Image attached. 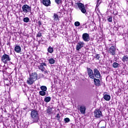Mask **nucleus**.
Instances as JSON below:
<instances>
[{
	"label": "nucleus",
	"instance_id": "ea45409f",
	"mask_svg": "<svg viewBox=\"0 0 128 128\" xmlns=\"http://www.w3.org/2000/svg\"><path fill=\"white\" fill-rule=\"evenodd\" d=\"M100 128H106V127H104V126H102V127H100Z\"/></svg>",
	"mask_w": 128,
	"mask_h": 128
},
{
	"label": "nucleus",
	"instance_id": "a19ab883",
	"mask_svg": "<svg viewBox=\"0 0 128 128\" xmlns=\"http://www.w3.org/2000/svg\"><path fill=\"white\" fill-rule=\"evenodd\" d=\"M46 64L44 63V64Z\"/></svg>",
	"mask_w": 128,
	"mask_h": 128
},
{
	"label": "nucleus",
	"instance_id": "7c9ffc66",
	"mask_svg": "<svg viewBox=\"0 0 128 128\" xmlns=\"http://www.w3.org/2000/svg\"><path fill=\"white\" fill-rule=\"evenodd\" d=\"M94 58H96V60H100V56L98 54H96L94 56Z\"/></svg>",
	"mask_w": 128,
	"mask_h": 128
},
{
	"label": "nucleus",
	"instance_id": "412c9836",
	"mask_svg": "<svg viewBox=\"0 0 128 128\" xmlns=\"http://www.w3.org/2000/svg\"><path fill=\"white\" fill-rule=\"evenodd\" d=\"M64 10H60V12H57L56 14L59 16V18H60V16H62V14H64Z\"/></svg>",
	"mask_w": 128,
	"mask_h": 128
},
{
	"label": "nucleus",
	"instance_id": "f257e3e1",
	"mask_svg": "<svg viewBox=\"0 0 128 128\" xmlns=\"http://www.w3.org/2000/svg\"><path fill=\"white\" fill-rule=\"evenodd\" d=\"M31 118L34 122H38V113L36 110H32L31 112Z\"/></svg>",
	"mask_w": 128,
	"mask_h": 128
},
{
	"label": "nucleus",
	"instance_id": "c9c22d12",
	"mask_svg": "<svg viewBox=\"0 0 128 128\" xmlns=\"http://www.w3.org/2000/svg\"><path fill=\"white\" fill-rule=\"evenodd\" d=\"M113 68H118V64H112V65Z\"/></svg>",
	"mask_w": 128,
	"mask_h": 128
},
{
	"label": "nucleus",
	"instance_id": "9b49d317",
	"mask_svg": "<svg viewBox=\"0 0 128 128\" xmlns=\"http://www.w3.org/2000/svg\"><path fill=\"white\" fill-rule=\"evenodd\" d=\"M30 78L36 82L38 80V74L36 72H33L32 75H30Z\"/></svg>",
	"mask_w": 128,
	"mask_h": 128
},
{
	"label": "nucleus",
	"instance_id": "f3484780",
	"mask_svg": "<svg viewBox=\"0 0 128 128\" xmlns=\"http://www.w3.org/2000/svg\"><path fill=\"white\" fill-rule=\"evenodd\" d=\"M94 84L96 86H100V79L94 78Z\"/></svg>",
	"mask_w": 128,
	"mask_h": 128
},
{
	"label": "nucleus",
	"instance_id": "20e7f679",
	"mask_svg": "<svg viewBox=\"0 0 128 128\" xmlns=\"http://www.w3.org/2000/svg\"><path fill=\"white\" fill-rule=\"evenodd\" d=\"M76 4L78 6L79 10H81L82 14H86V7L84 6V4L80 2H77Z\"/></svg>",
	"mask_w": 128,
	"mask_h": 128
},
{
	"label": "nucleus",
	"instance_id": "473e14b6",
	"mask_svg": "<svg viewBox=\"0 0 128 128\" xmlns=\"http://www.w3.org/2000/svg\"><path fill=\"white\" fill-rule=\"evenodd\" d=\"M64 120L66 122H70V119L68 118H65L64 119Z\"/></svg>",
	"mask_w": 128,
	"mask_h": 128
},
{
	"label": "nucleus",
	"instance_id": "6e6552de",
	"mask_svg": "<svg viewBox=\"0 0 128 128\" xmlns=\"http://www.w3.org/2000/svg\"><path fill=\"white\" fill-rule=\"evenodd\" d=\"M84 42H80L78 43L76 46V50H80L82 48L84 47Z\"/></svg>",
	"mask_w": 128,
	"mask_h": 128
},
{
	"label": "nucleus",
	"instance_id": "f03ea898",
	"mask_svg": "<svg viewBox=\"0 0 128 128\" xmlns=\"http://www.w3.org/2000/svg\"><path fill=\"white\" fill-rule=\"evenodd\" d=\"M2 60L4 64H12V62H10V56L4 54L2 57Z\"/></svg>",
	"mask_w": 128,
	"mask_h": 128
},
{
	"label": "nucleus",
	"instance_id": "c85d7f7f",
	"mask_svg": "<svg viewBox=\"0 0 128 128\" xmlns=\"http://www.w3.org/2000/svg\"><path fill=\"white\" fill-rule=\"evenodd\" d=\"M108 20L110 22H112V18L111 16H108Z\"/></svg>",
	"mask_w": 128,
	"mask_h": 128
},
{
	"label": "nucleus",
	"instance_id": "4be33fe9",
	"mask_svg": "<svg viewBox=\"0 0 128 128\" xmlns=\"http://www.w3.org/2000/svg\"><path fill=\"white\" fill-rule=\"evenodd\" d=\"M40 88L43 92H46V90H48V88H46V86H41Z\"/></svg>",
	"mask_w": 128,
	"mask_h": 128
},
{
	"label": "nucleus",
	"instance_id": "a878e982",
	"mask_svg": "<svg viewBox=\"0 0 128 128\" xmlns=\"http://www.w3.org/2000/svg\"><path fill=\"white\" fill-rule=\"evenodd\" d=\"M49 63L50 64H54V58H51L50 59H49L48 60Z\"/></svg>",
	"mask_w": 128,
	"mask_h": 128
},
{
	"label": "nucleus",
	"instance_id": "6ab92c4d",
	"mask_svg": "<svg viewBox=\"0 0 128 128\" xmlns=\"http://www.w3.org/2000/svg\"><path fill=\"white\" fill-rule=\"evenodd\" d=\"M48 52L50 54H52L54 52V48H52V46H49L48 48Z\"/></svg>",
	"mask_w": 128,
	"mask_h": 128
},
{
	"label": "nucleus",
	"instance_id": "9d476101",
	"mask_svg": "<svg viewBox=\"0 0 128 128\" xmlns=\"http://www.w3.org/2000/svg\"><path fill=\"white\" fill-rule=\"evenodd\" d=\"M94 76L96 77L97 78H100V71L96 68L94 70Z\"/></svg>",
	"mask_w": 128,
	"mask_h": 128
},
{
	"label": "nucleus",
	"instance_id": "ddd939ff",
	"mask_svg": "<svg viewBox=\"0 0 128 128\" xmlns=\"http://www.w3.org/2000/svg\"><path fill=\"white\" fill-rule=\"evenodd\" d=\"M42 4L46 6H48L50 5V0H43Z\"/></svg>",
	"mask_w": 128,
	"mask_h": 128
},
{
	"label": "nucleus",
	"instance_id": "2eb2a0df",
	"mask_svg": "<svg viewBox=\"0 0 128 128\" xmlns=\"http://www.w3.org/2000/svg\"><path fill=\"white\" fill-rule=\"evenodd\" d=\"M14 50L16 52H18V54H20L22 50V48H20V46L16 45L15 46Z\"/></svg>",
	"mask_w": 128,
	"mask_h": 128
},
{
	"label": "nucleus",
	"instance_id": "aec40b11",
	"mask_svg": "<svg viewBox=\"0 0 128 128\" xmlns=\"http://www.w3.org/2000/svg\"><path fill=\"white\" fill-rule=\"evenodd\" d=\"M122 62H125L126 64L128 60V56H124V57L122 58Z\"/></svg>",
	"mask_w": 128,
	"mask_h": 128
},
{
	"label": "nucleus",
	"instance_id": "b1692460",
	"mask_svg": "<svg viewBox=\"0 0 128 128\" xmlns=\"http://www.w3.org/2000/svg\"><path fill=\"white\" fill-rule=\"evenodd\" d=\"M39 94H40V96H46V92L45 91L41 90V91H40Z\"/></svg>",
	"mask_w": 128,
	"mask_h": 128
},
{
	"label": "nucleus",
	"instance_id": "bb28decb",
	"mask_svg": "<svg viewBox=\"0 0 128 128\" xmlns=\"http://www.w3.org/2000/svg\"><path fill=\"white\" fill-rule=\"evenodd\" d=\"M23 22H30V18L28 17L24 18Z\"/></svg>",
	"mask_w": 128,
	"mask_h": 128
},
{
	"label": "nucleus",
	"instance_id": "72a5a7b5",
	"mask_svg": "<svg viewBox=\"0 0 128 128\" xmlns=\"http://www.w3.org/2000/svg\"><path fill=\"white\" fill-rule=\"evenodd\" d=\"M36 36L38 38H40V36H42V33H38Z\"/></svg>",
	"mask_w": 128,
	"mask_h": 128
},
{
	"label": "nucleus",
	"instance_id": "cd10ccee",
	"mask_svg": "<svg viewBox=\"0 0 128 128\" xmlns=\"http://www.w3.org/2000/svg\"><path fill=\"white\" fill-rule=\"evenodd\" d=\"M39 70H42V72L44 71V65H40L38 66Z\"/></svg>",
	"mask_w": 128,
	"mask_h": 128
},
{
	"label": "nucleus",
	"instance_id": "37998d69",
	"mask_svg": "<svg viewBox=\"0 0 128 128\" xmlns=\"http://www.w3.org/2000/svg\"><path fill=\"white\" fill-rule=\"evenodd\" d=\"M44 66H46V64H44Z\"/></svg>",
	"mask_w": 128,
	"mask_h": 128
},
{
	"label": "nucleus",
	"instance_id": "2f4dec72",
	"mask_svg": "<svg viewBox=\"0 0 128 128\" xmlns=\"http://www.w3.org/2000/svg\"><path fill=\"white\" fill-rule=\"evenodd\" d=\"M55 2L57 4H62V0H55Z\"/></svg>",
	"mask_w": 128,
	"mask_h": 128
},
{
	"label": "nucleus",
	"instance_id": "f8f14e48",
	"mask_svg": "<svg viewBox=\"0 0 128 128\" xmlns=\"http://www.w3.org/2000/svg\"><path fill=\"white\" fill-rule=\"evenodd\" d=\"M86 106H81L80 107V110L82 114H86Z\"/></svg>",
	"mask_w": 128,
	"mask_h": 128
},
{
	"label": "nucleus",
	"instance_id": "4c0bfd02",
	"mask_svg": "<svg viewBox=\"0 0 128 128\" xmlns=\"http://www.w3.org/2000/svg\"><path fill=\"white\" fill-rule=\"evenodd\" d=\"M56 118H58V120H60V114H58Z\"/></svg>",
	"mask_w": 128,
	"mask_h": 128
},
{
	"label": "nucleus",
	"instance_id": "423d86ee",
	"mask_svg": "<svg viewBox=\"0 0 128 128\" xmlns=\"http://www.w3.org/2000/svg\"><path fill=\"white\" fill-rule=\"evenodd\" d=\"M82 38L84 42H90V34L88 33H84L82 35Z\"/></svg>",
	"mask_w": 128,
	"mask_h": 128
},
{
	"label": "nucleus",
	"instance_id": "4468645a",
	"mask_svg": "<svg viewBox=\"0 0 128 128\" xmlns=\"http://www.w3.org/2000/svg\"><path fill=\"white\" fill-rule=\"evenodd\" d=\"M52 18H53V20H54V22H58L60 21V17H59L58 15V14H54Z\"/></svg>",
	"mask_w": 128,
	"mask_h": 128
},
{
	"label": "nucleus",
	"instance_id": "79ce46f5",
	"mask_svg": "<svg viewBox=\"0 0 128 128\" xmlns=\"http://www.w3.org/2000/svg\"><path fill=\"white\" fill-rule=\"evenodd\" d=\"M47 54H48V52L47 53Z\"/></svg>",
	"mask_w": 128,
	"mask_h": 128
},
{
	"label": "nucleus",
	"instance_id": "7ed1b4c3",
	"mask_svg": "<svg viewBox=\"0 0 128 128\" xmlns=\"http://www.w3.org/2000/svg\"><path fill=\"white\" fill-rule=\"evenodd\" d=\"M22 10L24 14H28L32 12V7L28 6V4H24L22 6Z\"/></svg>",
	"mask_w": 128,
	"mask_h": 128
},
{
	"label": "nucleus",
	"instance_id": "dca6fc26",
	"mask_svg": "<svg viewBox=\"0 0 128 128\" xmlns=\"http://www.w3.org/2000/svg\"><path fill=\"white\" fill-rule=\"evenodd\" d=\"M34 82V80H32L30 77L27 80V84H32Z\"/></svg>",
	"mask_w": 128,
	"mask_h": 128
},
{
	"label": "nucleus",
	"instance_id": "0eeeda50",
	"mask_svg": "<svg viewBox=\"0 0 128 128\" xmlns=\"http://www.w3.org/2000/svg\"><path fill=\"white\" fill-rule=\"evenodd\" d=\"M116 47L114 46H111L109 50H108V53L110 54L112 56H114L116 54Z\"/></svg>",
	"mask_w": 128,
	"mask_h": 128
},
{
	"label": "nucleus",
	"instance_id": "393cba45",
	"mask_svg": "<svg viewBox=\"0 0 128 128\" xmlns=\"http://www.w3.org/2000/svg\"><path fill=\"white\" fill-rule=\"evenodd\" d=\"M52 110V108H48L47 109V114H51Z\"/></svg>",
	"mask_w": 128,
	"mask_h": 128
},
{
	"label": "nucleus",
	"instance_id": "e433bc0d",
	"mask_svg": "<svg viewBox=\"0 0 128 128\" xmlns=\"http://www.w3.org/2000/svg\"><path fill=\"white\" fill-rule=\"evenodd\" d=\"M38 26H39L40 27V26H42V22H40V21H39L38 22Z\"/></svg>",
	"mask_w": 128,
	"mask_h": 128
},
{
	"label": "nucleus",
	"instance_id": "c756f323",
	"mask_svg": "<svg viewBox=\"0 0 128 128\" xmlns=\"http://www.w3.org/2000/svg\"><path fill=\"white\" fill-rule=\"evenodd\" d=\"M75 26H80V23L79 22H74Z\"/></svg>",
	"mask_w": 128,
	"mask_h": 128
},
{
	"label": "nucleus",
	"instance_id": "58836bf2",
	"mask_svg": "<svg viewBox=\"0 0 128 128\" xmlns=\"http://www.w3.org/2000/svg\"><path fill=\"white\" fill-rule=\"evenodd\" d=\"M111 64H118L116 62H114L112 63V61H111Z\"/></svg>",
	"mask_w": 128,
	"mask_h": 128
},
{
	"label": "nucleus",
	"instance_id": "5701e85b",
	"mask_svg": "<svg viewBox=\"0 0 128 128\" xmlns=\"http://www.w3.org/2000/svg\"><path fill=\"white\" fill-rule=\"evenodd\" d=\"M50 100H52V98L50 96H48L44 98V100L46 102H50Z\"/></svg>",
	"mask_w": 128,
	"mask_h": 128
},
{
	"label": "nucleus",
	"instance_id": "39448f33",
	"mask_svg": "<svg viewBox=\"0 0 128 128\" xmlns=\"http://www.w3.org/2000/svg\"><path fill=\"white\" fill-rule=\"evenodd\" d=\"M94 116L96 118H100L102 116V113L100 110L96 109L94 111Z\"/></svg>",
	"mask_w": 128,
	"mask_h": 128
},
{
	"label": "nucleus",
	"instance_id": "f704fd0d",
	"mask_svg": "<svg viewBox=\"0 0 128 128\" xmlns=\"http://www.w3.org/2000/svg\"><path fill=\"white\" fill-rule=\"evenodd\" d=\"M100 0H97V4L96 6H100Z\"/></svg>",
	"mask_w": 128,
	"mask_h": 128
},
{
	"label": "nucleus",
	"instance_id": "1a4fd4ad",
	"mask_svg": "<svg viewBox=\"0 0 128 128\" xmlns=\"http://www.w3.org/2000/svg\"><path fill=\"white\" fill-rule=\"evenodd\" d=\"M88 72L90 78L94 80V72L90 68H88Z\"/></svg>",
	"mask_w": 128,
	"mask_h": 128
},
{
	"label": "nucleus",
	"instance_id": "a211bd4d",
	"mask_svg": "<svg viewBox=\"0 0 128 128\" xmlns=\"http://www.w3.org/2000/svg\"><path fill=\"white\" fill-rule=\"evenodd\" d=\"M104 98L105 100L108 101L110 100V96L108 94H104Z\"/></svg>",
	"mask_w": 128,
	"mask_h": 128
}]
</instances>
